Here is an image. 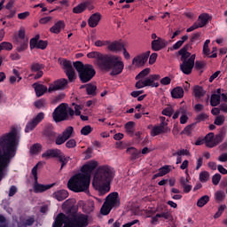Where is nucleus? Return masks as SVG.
<instances>
[{"mask_svg":"<svg viewBox=\"0 0 227 227\" xmlns=\"http://www.w3.org/2000/svg\"><path fill=\"white\" fill-rule=\"evenodd\" d=\"M20 145V135L15 126L11 127L8 133L0 137V183L8 173L12 160L17 155Z\"/></svg>","mask_w":227,"mask_h":227,"instance_id":"f257e3e1","label":"nucleus"},{"mask_svg":"<svg viewBox=\"0 0 227 227\" xmlns=\"http://www.w3.org/2000/svg\"><path fill=\"white\" fill-rule=\"evenodd\" d=\"M97 166H98V162L95 160L84 164L81 168L82 173L75 174L68 180V190L73 192H86L90 189L91 173L95 171Z\"/></svg>","mask_w":227,"mask_h":227,"instance_id":"f03ea898","label":"nucleus"},{"mask_svg":"<svg viewBox=\"0 0 227 227\" xmlns=\"http://www.w3.org/2000/svg\"><path fill=\"white\" fill-rule=\"evenodd\" d=\"M87 58L89 59H96L95 65L100 68V70H106L110 73V75H120L121 72H123V68H125V64L123 61L119 60L117 56L103 54L100 51H90L87 54Z\"/></svg>","mask_w":227,"mask_h":227,"instance_id":"7ed1b4c3","label":"nucleus"},{"mask_svg":"<svg viewBox=\"0 0 227 227\" xmlns=\"http://www.w3.org/2000/svg\"><path fill=\"white\" fill-rule=\"evenodd\" d=\"M114 176H116L114 168L102 165L97 168L92 184L101 194H107L111 191V182L114 180Z\"/></svg>","mask_w":227,"mask_h":227,"instance_id":"20e7f679","label":"nucleus"},{"mask_svg":"<svg viewBox=\"0 0 227 227\" xmlns=\"http://www.w3.org/2000/svg\"><path fill=\"white\" fill-rule=\"evenodd\" d=\"M73 67L76 70L79 80L82 84L90 82L97 75V71L93 65L84 64L82 61L77 60L73 63Z\"/></svg>","mask_w":227,"mask_h":227,"instance_id":"39448f33","label":"nucleus"},{"mask_svg":"<svg viewBox=\"0 0 227 227\" xmlns=\"http://www.w3.org/2000/svg\"><path fill=\"white\" fill-rule=\"evenodd\" d=\"M38 166H40V162L33 167L31 170V175L34 176V192L35 194H40L42 192H45V191H49V189H52L55 184H42L38 183Z\"/></svg>","mask_w":227,"mask_h":227,"instance_id":"423d86ee","label":"nucleus"},{"mask_svg":"<svg viewBox=\"0 0 227 227\" xmlns=\"http://www.w3.org/2000/svg\"><path fill=\"white\" fill-rule=\"evenodd\" d=\"M67 104L61 103L58 107L55 108L52 116L56 123L59 121H67L68 119V111L67 110Z\"/></svg>","mask_w":227,"mask_h":227,"instance_id":"0eeeda50","label":"nucleus"},{"mask_svg":"<svg viewBox=\"0 0 227 227\" xmlns=\"http://www.w3.org/2000/svg\"><path fill=\"white\" fill-rule=\"evenodd\" d=\"M45 119V114L43 112H40L35 117H34L31 121H29L26 127H25V132H31L32 130H35L36 127H38L39 123H42L43 120Z\"/></svg>","mask_w":227,"mask_h":227,"instance_id":"6e6552de","label":"nucleus"},{"mask_svg":"<svg viewBox=\"0 0 227 227\" xmlns=\"http://www.w3.org/2000/svg\"><path fill=\"white\" fill-rule=\"evenodd\" d=\"M194 61H196V55L192 54L187 61L180 64V70L184 75H191L192 68H194Z\"/></svg>","mask_w":227,"mask_h":227,"instance_id":"1a4fd4ad","label":"nucleus"},{"mask_svg":"<svg viewBox=\"0 0 227 227\" xmlns=\"http://www.w3.org/2000/svg\"><path fill=\"white\" fill-rule=\"evenodd\" d=\"M62 65L64 67V70H66V75L69 81V82H75V79H77V75L75 74V70L72 66V62L67 59L62 61Z\"/></svg>","mask_w":227,"mask_h":227,"instance_id":"9d476101","label":"nucleus"},{"mask_svg":"<svg viewBox=\"0 0 227 227\" xmlns=\"http://www.w3.org/2000/svg\"><path fill=\"white\" fill-rule=\"evenodd\" d=\"M67 86H68V80H67V78H60L50 84L48 92L52 93V91L65 90Z\"/></svg>","mask_w":227,"mask_h":227,"instance_id":"9b49d317","label":"nucleus"},{"mask_svg":"<svg viewBox=\"0 0 227 227\" xmlns=\"http://www.w3.org/2000/svg\"><path fill=\"white\" fill-rule=\"evenodd\" d=\"M150 54H152V52L147 51L140 55H137L133 59L132 64L136 65V67H145L148 61V59L150 58Z\"/></svg>","mask_w":227,"mask_h":227,"instance_id":"f8f14e48","label":"nucleus"},{"mask_svg":"<svg viewBox=\"0 0 227 227\" xmlns=\"http://www.w3.org/2000/svg\"><path fill=\"white\" fill-rule=\"evenodd\" d=\"M105 202L113 208L120 207V194L118 192H111L107 195Z\"/></svg>","mask_w":227,"mask_h":227,"instance_id":"ddd939ff","label":"nucleus"},{"mask_svg":"<svg viewBox=\"0 0 227 227\" xmlns=\"http://www.w3.org/2000/svg\"><path fill=\"white\" fill-rule=\"evenodd\" d=\"M43 68H45L44 64H40L38 62H33L30 67L31 72H36L35 79H42L43 77Z\"/></svg>","mask_w":227,"mask_h":227,"instance_id":"4468645a","label":"nucleus"},{"mask_svg":"<svg viewBox=\"0 0 227 227\" xmlns=\"http://www.w3.org/2000/svg\"><path fill=\"white\" fill-rule=\"evenodd\" d=\"M152 49L154 51H162V49H164V47H166L168 45V41L158 37L157 39H154L153 41H152Z\"/></svg>","mask_w":227,"mask_h":227,"instance_id":"2eb2a0df","label":"nucleus"},{"mask_svg":"<svg viewBox=\"0 0 227 227\" xmlns=\"http://www.w3.org/2000/svg\"><path fill=\"white\" fill-rule=\"evenodd\" d=\"M61 150L55 149H48L44 153H42V158L49 160V159H57L58 155H59Z\"/></svg>","mask_w":227,"mask_h":227,"instance_id":"dca6fc26","label":"nucleus"},{"mask_svg":"<svg viewBox=\"0 0 227 227\" xmlns=\"http://www.w3.org/2000/svg\"><path fill=\"white\" fill-rule=\"evenodd\" d=\"M169 129L164 127V121L160 123L159 126H154L151 130V136L155 137V136H159L160 134H166Z\"/></svg>","mask_w":227,"mask_h":227,"instance_id":"f3484780","label":"nucleus"},{"mask_svg":"<svg viewBox=\"0 0 227 227\" xmlns=\"http://www.w3.org/2000/svg\"><path fill=\"white\" fill-rule=\"evenodd\" d=\"M43 134V136H45V137H48V139H54V137H56V132H54V126H52V124L51 123L46 124Z\"/></svg>","mask_w":227,"mask_h":227,"instance_id":"a211bd4d","label":"nucleus"},{"mask_svg":"<svg viewBox=\"0 0 227 227\" xmlns=\"http://www.w3.org/2000/svg\"><path fill=\"white\" fill-rule=\"evenodd\" d=\"M101 19H102V15H100V13L96 12L92 14L88 20V24L90 27H97Z\"/></svg>","mask_w":227,"mask_h":227,"instance_id":"6ab92c4d","label":"nucleus"},{"mask_svg":"<svg viewBox=\"0 0 227 227\" xmlns=\"http://www.w3.org/2000/svg\"><path fill=\"white\" fill-rule=\"evenodd\" d=\"M179 184L183 188L184 194H189V192L192 191V185L189 184V179L185 178L184 176L180 177Z\"/></svg>","mask_w":227,"mask_h":227,"instance_id":"aec40b11","label":"nucleus"},{"mask_svg":"<svg viewBox=\"0 0 227 227\" xmlns=\"http://www.w3.org/2000/svg\"><path fill=\"white\" fill-rule=\"evenodd\" d=\"M52 198L57 200V201H65L68 198V191L67 190H59L54 192L52 194Z\"/></svg>","mask_w":227,"mask_h":227,"instance_id":"412c9836","label":"nucleus"},{"mask_svg":"<svg viewBox=\"0 0 227 227\" xmlns=\"http://www.w3.org/2000/svg\"><path fill=\"white\" fill-rule=\"evenodd\" d=\"M61 29H65V21L59 20L50 28V31L54 35H59Z\"/></svg>","mask_w":227,"mask_h":227,"instance_id":"4be33fe9","label":"nucleus"},{"mask_svg":"<svg viewBox=\"0 0 227 227\" xmlns=\"http://www.w3.org/2000/svg\"><path fill=\"white\" fill-rule=\"evenodd\" d=\"M126 153L130 155V160H137L141 157V151H138L136 147H129Z\"/></svg>","mask_w":227,"mask_h":227,"instance_id":"5701e85b","label":"nucleus"},{"mask_svg":"<svg viewBox=\"0 0 227 227\" xmlns=\"http://www.w3.org/2000/svg\"><path fill=\"white\" fill-rule=\"evenodd\" d=\"M123 47H125V45L122 43L115 41L108 45V51H111V52H120L122 51Z\"/></svg>","mask_w":227,"mask_h":227,"instance_id":"b1692460","label":"nucleus"},{"mask_svg":"<svg viewBox=\"0 0 227 227\" xmlns=\"http://www.w3.org/2000/svg\"><path fill=\"white\" fill-rule=\"evenodd\" d=\"M205 145L207 146V148H214L215 146H217V144L214 142V133H208L204 137Z\"/></svg>","mask_w":227,"mask_h":227,"instance_id":"393cba45","label":"nucleus"},{"mask_svg":"<svg viewBox=\"0 0 227 227\" xmlns=\"http://www.w3.org/2000/svg\"><path fill=\"white\" fill-rule=\"evenodd\" d=\"M57 159H59V162L61 163L60 169H63L67 164H68V161L71 160L70 156H66L63 152L60 151L59 153V155L57 156Z\"/></svg>","mask_w":227,"mask_h":227,"instance_id":"a878e982","label":"nucleus"},{"mask_svg":"<svg viewBox=\"0 0 227 227\" xmlns=\"http://www.w3.org/2000/svg\"><path fill=\"white\" fill-rule=\"evenodd\" d=\"M170 95L172 98H184V88L182 87L174 88L171 90Z\"/></svg>","mask_w":227,"mask_h":227,"instance_id":"bb28decb","label":"nucleus"},{"mask_svg":"<svg viewBox=\"0 0 227 227\" xmlns=\"http://www.w3.org/2000/svg\"><path fill=\"white\" fill-rule=\"evenodd\" d=\"M193 93H194V97H195L196 100H198L200 102V100H201V98L205 97V94L207 92L205 91V90H203V87L196 86L193 89Z\"/></svg>","mask_w":227,"mask_h":227,"instance_id":"cd10ccee","label":"nucleus"},{"mask_svg":"<svg viewBox=\"0 0 227 227\" xmlns=\"http://www.w3.org/2000/svg\"><path fill=\"white\" fill-rule=\"evenodd\" d=\"M209 19H210V15H208L207 13L200 14L199 16L197 24L200 26V27H204V26H207V24H208Z\"/></svg>","mask_w":227,"mask_h":227,"instance_id":"c85d7f7f","label":"nucleus"},{"mask_svg":"<svg viewBox=\"0 0 227 227\" xmlns=\"http://www.w3.org/2000/svg\"><path fill=\"white\" fill-rule=\"evenodd\" d=\"M36 97H42L47 91V86L43 84H34Z\"/></svg>","mask_w":227,"mask_h":227,"instance_id":"c756f323","label":"nucleus"},{"mask_svg":"<svg viewBox=\"0 0 227 227\" xmlns=\"http://www.w3.org/2000/svg\"><path fill=\"white\" fill-rule=\"evenodd\" d=\"M19 38L20 40H24V38H26V30L24 28H20L18 32V35H14V43L19 44Z\"/></svg>","mask_w":227,"mask_h":227,"instance_id":"7c9ffc66","label":"nucleus"},{"mask_svg":"<svg viewBox=\"0 0 227 227\" xmlns=\"http://www.w3.org/2000/svg\"><path fill=\"white\" fill-rule=\"evenodd\" d=\"M219 104H221V96L212 94L211 99H210V106L212 107H217V106H219Z\"/></svg>","mask_w":227,"mask_h":227,"instance_id":"2f4dec72","label":"nucleus"},{"mask_svg":"<svg viewBox=\"0 0 227 227\" xmlns=\"http://www.w3.org/2000/svg\"><path fill=\"white\" fill-rule=\"evenodd\" d=\"M208 201H210V197L208 195H204L198 200L197 207H199L200 208H203V206L207 205Z\"/></svg>","mask_w":227,"mask_h":227,"instance_id":"473e14b6","label":"nucleus"},{"mask_svg":"<svg viewBox=\"0 0 227 227\" xmlns=\"http://www.w3.org/2000/svg\"><path fill=\"white\" fill-rule=\"evenodd\" d=\"M144 86H150L151 88H159L160 84L159 82H153V80L149 75V77H146L144 80Z\"/></svg>","mask_w":227,"mask_h":227,"instance_id":"72a5a7b5","label":"nucleus"},{"mask_svg":"<svg viewBox=\"0 0 227 227\" xmlns=\"http://www.w3.org/2000/svg\"><path fill=\"white\" fill-rule=\"evenodd\" d=\"M111 210H113V207L108 205L107 202H104L103 206L101 207L100 213L102 215H109Z\"/></svg>","mask_w":227,"mask_h":227,"instance_id":"f704fd0d","label":"nucleus"},{"mask_svg":"<svg viewBox=\"0 0 227 227\" xmlns=\"http://www.w3.org/2000/svg\"><path fill=\"white\" fill-rule=\"evenodd\" d=\"M86 8H88V5L85 3L79 4L73 8V13H82V12L86 11Z\"/></svg>","mask_w":227,"mask_h":227,"instance_id":"c9c22d12","label":"nucleus"},{"mask_svg":"<svg viewBox=\"0 0 227 227\" xmlns=\"http://www.w3.org/2000/svg\"><path fill=\"white\" fill-rule=\"evenodd\" d=\"M158 173H160V176H166L168 173H171V166L165 165L159 168Z\"/></svg>","mask_w":227,"mask_h":227,"instance_id":"e433bc0d","label":"nucleus"},{"mask_svg":"<svg viewBox=\"0 0 227 227\" xmlns=\"http://www.w3.org/2000/svg\"><path fill=\"white\" fill-rule=\"evenodd\" d=\"M86 92L87 95H92L93 97H95V95H97V85L88 83Z\"/></svg>","mask_w":227,"mask_h":227,"instance_id":"4c0bfd02","label":"nucleus"},{"mask_svg":"<svg viewBox=\"0 0 227 227\" xmlns=\"http://www.w3.org/2000/svg\"><path fill=\"white\" fill-rule=\"evenodd\" d=\"M72 134H74V127H67L63 132L62 136L68 141L69 137H72Z\"/></svg>","mask_w":227,"mask_h":227,"instance_id":"58836bf2","label":"nucleus"},{"mask_svg":"<svg viewBox=\"0 0 227 227\" xmlns=\"http://www.w3.org/2000/svg\"><path fill=\"white\" fill-rule=\"evenodd\" d=\"M40 152H42V145L40 144H34L30 147V153L32 155H36V153H40Z\"/></svg>","mask_w":227,"mask_h":227,"instance_id":"ea45409f","label":"nucleus"},{"mask_svg":"<svg viewBox=\"0 0 227 227\" xmlns=\"http://www.w3.org/2000/svg\"><path fill=\"white\" fill-rule=\"evenodd\" d=\"M40 40V35H36L34 38L30 39V50L36 49L38 46V42Z\"/></svg>","mask_w":227,"mask_h":227,"instance_id":"a19ab883","label":"nucleus"},{"mask_svg":"<svg viewBox=\"0 0 227 227\" xmlns=\"http://www.w3.org/2000/svg\"><path fill=\"white\" fill-rule=\"evenodd\" d=\"M12 49H13V44H12V43L3 42L0 43V52L2 51H12Z\"/></svg>","mask_w":227,"mask_h":227,"instance_id":"79ce46f5","label":"nucleus"},{"mask_svg":"<svg viewBox=\"0 0 227 227\" xmlns=\"http://www.w3.org/2000/svg\"><path fill=\"white\" fill-rule=\"evenodd\" d=\"M179 56H181L180 60L182 62L189 61V58H191V52L189 51H178Z\"/></svg>","mask_w":227,"mask_h":227,"instance_id":"37998d69","label":"nucleus"},{"mask_svg":"<svg viewBox=\"0 0 227 227\" xmlns=\"http://www.w3.org/2000/svg\"><path fill=\"white\" fill-rule=\"evenodd\" d=\"M224 128L221 130V132L215 136V137L214 138V143L217 145H219V143H223V138L224 137Z\"/></svg>","mask_w":227,"mask_h":227,"instance_id":"c03bdc74","label":"nucleus"},{"mask_svg":"<svg viewBox=\"0 0 227 227\" xmlns=\"http://www.w3.org/2000/svg\"><path fill=\"white\" fill-rule=\"evenodd\" d=\"M28 47L27 41H23L20 43L19 46H17L16 51L18 52H24V51H27Z\"/></svg>","mask_w":227,"mask_h":227,"instance_id":"a18cd8bd","label":"nucleus"},{"mask_svg":"<svg viewBox=\"0 0 227 227\" xmlns=\"http://www.w3.org/2000/svg\"><path fill=\"white\" fill-rule=\"evenodd\" d=\"M91 132H93V128H91L90 125L84 126L81 129L82 136H89V134H91Z\"/></svg>","mask_w":227,"mask_h":227,"instance_id":"49530a36","label":"nucleus"},{"mask_svg":"<svg viewBox=\"0 0 227 227\" xmlns=\"http://www.w3.org/2000/svg\"><path fill=\"white\" fill-rule=\"evenodd\" d=\"M134 121H128L125 124L126 132H128V134H134Z\"/></svg>","mask_w":227,"mask_h":227,"instance_id":"de8ad7c7","label":"nucleus"},{"mask_svg":"<svg viewBox=\"0 0 227 227\" xmlns=\"http://www.w3.org/2000/svg\"><path fill=\"white\" fill-rule=\"evenodd\" d=\"M208 118V115L205 113H201L200 114H198L195 118V124L196 123H201V121H205V120H207Z\"/></svg>","mask_w":227,"mask_h":227,"instance_id":"09e8293b","label":"nucleus"},{"mask_svg":"<svg viewBox=\"0 0 227 227\" xmlns=\"http://www.w3.org/2000/svg\"><path fill=\"white\" fill-rule=\"evenodd\" d=\"M215 196L217 201H224V199L226 198V193L223 191H218L215 193Z\"/></svg>","mask_w":227,"mask_h":227,"instance_id":"8fccbe9b","label":"nucleus"},{"mask_svg":"<svg viewBox=\"0 0 227 227\" xmlns=\"http://www.w3.org/2000/svg\"><path fill=\"white\" fill-rule=\"evenodd\" d=\"M226 209V205H221L218 207L217 212L215 214L214 218L215 219H219V217H221V215H223V213L224 212V210Z\"/></svg>","mask_w":227,"mask_h":227,"instance_id":"3c124183","label":"nucleus"},{"mask_svg":"<svg viewBox=\"0 0 227 227\" xmlns=\"http://www.w3.org/2000/svg\"><path fill=\"white\" fill-rule=\"evenodd\" d=\"M148 74H150V68H145L136 76V80L143 79V77H146Z\"/></svg>","mask_w":227,"mask_h":227,"instance_id":"603ef678","label":"nucleus"},{"mask_svg":"<svg viewBox=\"0 0 227 227\" xmlns=\"http://www.w3.org/2000/svg\"><path fill=\"white\" fill-rule=\"evenodd\" d=\"M173 113H175V110H173L172 107H167L162 110L161 114H163V116H168L171 118V116H173Z\"/></svg>","mask_w":227,"mask_h":227,"instance_id":"864d4df0","label":"nucleus"},{"mask_svg":"<svg viewBox=\"0 0 227 227\" xmlns=\"http://www.w3.org/2000/svg\"><path fill=\"white\" fill-rule=\"evenodd\" d=\"M176 155L181 157L182 155L189 156L191 155V153H189V150L187 149H182L173 153V157H176Z\"/></svg>","mask_w":227,"mask_h":227,"instance_id":"5fc2aeb1","label":"nucleus"},{"mask_svg":"<svg viewBox=\"0 0 227 227\" xmlns=\"http://www.w3.org/2000/svg\"><path fill=\"white\" fill-rule=\"evenodd\" d=\"M47 45H49V43L47 41L39 40L37 43L36 49H41V51H45V49H47Z\"/></svg>","mask_w":227,"mask_h":227,"instance_id":"6e6d98bb","label":"nucleus"},{"mask_svg":"<svg viewBox=\"0 0 227 227\" xmlns=\"http://www.w3.org/2000/svg\"><path fill=\"white\" fill-rule=\"evenodd\" d=\"M67 139L63 135H59L57 138L55 139V144L58 145H65L67 143Z\"/></svg>","mask_w":227,"mask_h":227,"instance_id":"4d7b16f0","label":"nucleus"},{"mask_svg":"<svg viewBox=\"0 0 227 227\" xmlns=\"http://www.w3.org/2000/svg\"><path fill=\"white\" fill-rule=\"evenodd\" d=\"M210 176V174L207 171L200 172V182H208V178Z\"/></svg>","mask_w":227,"mask_h":227,"instance_id":"13d9d810","label":"nucleus"},{"mask_svg":"<svg viewBox=\"0 0 227 227\" xmlns=\"http://www.w3.org/2000/svg\"><path fill=\"white\" fill-rule=\"evenodd\" d=\"M206 65L207 64L203 61L196 60L195 64H194V67H195L196 70H203V68H205Z\"/></svg>","mask_w":227,"mask_h":227,"instance_id":"bf43d9fd","label":"nucleus"},{"mask_svg":"<svg viewBox=\"0 0 227 227\" xmlns=\"http://www.w3.org/2000/svg\"><path fill=\"white\" fill-rule=\"evenodd\" d=\"M224 121H225L224 115H219L215 119L214 123L215 125L221 126L224 123Z\"/></svg>","mask_w":227,"mask_h":227,"instance_id":"052dcab7","label":"nucleus"},{"mask_svg":"<svg viewBox=\"0 0 227 227\" xmlns=\"http://www.w3.org/2000/svg\"><path fill=\"white\" fill-rule=\"evenodd\" d=\"M221 182V174H215L212 177L213 185H219Z\"/></svg>","mask_w":227,"mask_h":227,"instance_id":"680f3d73","label":"nucleus"},{"mask_svg":"<svg viewBox=\"0 0 227 227\" xmlns=\"http://www.w3.org/2000/svg\"><path fill=\"white\" fill-rule=\"evenodd\" d=\"M66 95L61 93V94H59L58 96H56L54 98H53V104H59V102H62L63 99L65 98Z\"/></svg>","mask_w":227,"mask_h":227,"instance_id":"e2e57ef3","label":"nucleus"},{"mask_svg":"<svg viewBox=\"0 0 227 227\" xmlns=\"http://www.w3.org/2000/svg\"><path fill=\"white\" fill-rule=\"evenodd\" d=\"M66 146L67 148H75L77 146V142L75 141V139H69L67 143H66Z\"/></svg>","mask_w":227,"mask_h":227,"instance_id":"0e129e2a","label":"nucleus"},{"mask_svg":"<svg viewBox=\"0 0 227 227\" xmlns=\"http://www.w3.org/2000/svg\"><path fill=\"white\" fill-rule=\"evenodd\" d=\"M160 82L162 86H168V84H171V78L165 76L160 81Z\"/></svg>","mask_w":227,"mask_h":227,"instance_id":"69168bd1","label":"nucleus"},{"mask_svg":"<svg viewBox=\"0 0 227 227\" xmlns=\"http://www.w3.org/2000/svg\"><path fill=\"white\" fill-rule=\"evenodd\" d=\"M24 226H33L35 224V217H29L23 222Z\"/></svg>","mask_w":227,"mask_h":227,"instance_id":"338daca9","label":"nucleus"},{"mask_svg":"<svg viewBox=\"0 0 227 227\" xmlns=\"http://www.w3.org/2000/svg\"><path fill=\"white\" fill-rule=\"evenodd\" d=\"M158 56L159 55L155 52L152 53L151 56L149 57V65H153L155 61H157Z\"/></svg>","mask_w":227,"mask_h":227,"instance_id":"774afa93","label":"nucleus"}]
</instances>
